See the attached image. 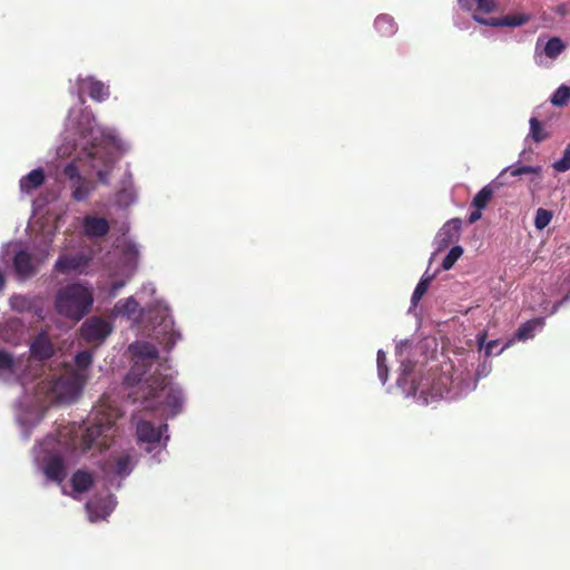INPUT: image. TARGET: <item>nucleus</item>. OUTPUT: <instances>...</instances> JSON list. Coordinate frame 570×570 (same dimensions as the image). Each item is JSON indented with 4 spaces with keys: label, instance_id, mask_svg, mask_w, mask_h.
Segmentation results:
<instances>
[{
    "label": "nucleus",
    "instance_id": "f257e3e1",
    "mask_svg": "<svg viewBox=\"0 0 570 570\" xmlns=\"http://www.w3.org/2000/svg\"><path fill=\"white\" fill-rule=\"evenodd\" d=\"M63 135L57 156L73 157L62 169L66 188L72 200L85 203L95 191L96 183L81 174L79 165L96 173L100 183L108 184L115 164L110 149L125 155L131 145L115 128L99 126L90 112L76 108L68 112Z\"/></svg>",
    "mask_w": 570,
    "mask_h": 570
},
{
    "label": "nucleus",
    "instance_id": "f03ea898",
    "mask_svg": "<svg viewBox=\"0 0 570 570\" xmlns=\"http://www.w3.org/2000/svg\"><path fill=\"white\" fill-rule=\"evenodd\" d=\"M120 413L110 403L102 401L90 412L82 424L70 423L59 431V436H47L33 449V463L46 482L61 484L67 475L65 455L71 449L86 452L108 450L117 432L116 422Z\"/></svg>",
    "mask_w": 570,
    "mask_h": 570
},
{
    "label": "nucleus",
    "instance_id": "7ed1b4c3",
    "mask_svg": "<svg viewBox=\"0 0 570 570\" xmlns=\"http://www.w3.org/2000/svg\"><path fill=\"white\" fill-rule=\"evenodd\" d=\"M134 364L126 375L128 386H137L135 401H140L145 409L161 410L174 416L181 409L184 396L180 387L171 379L159 372L158 351L148 342L130 344Z\"/></svg>",
    "mask_w": 570,
    "mask_h": 570
},
{
    "label": "nucleus",
    "instance_id": "20e7f679",
    "mask_svg": "<svg viewBox=\"0 0 570 570\" xmlns=\"http://www.w3.org/2000/svg\"><path fill=\"white\" fill-rule=\"evenodd\" d=\"M46 371L42 365L33 364L30 356L13 355L0 347V381L8 384H19L22 395L17 400L16 419L24 439L42 420L48 410L46 395L42 393Z\"/></svg>",
    "mask_w": 570,
    "mask_h": 570
},
{
    "label": "nucleus",
    "instance_id": "39448f33",
    "mask_svg": "<svg viewBox=\"0 0 570 570\" xmlns=\"http://www.w3.org/2000/svg\"><path fill=\"white\" fill-rule=\"evenodd\" d=\"M411 348L412 345L409 341L400 342L395 348V354L400 362V374L396 383L406 396L417 397L423 404H429L439 399L452 400L460 397L475 389V380L465 381L460 376H442L436 382H433L430 389H425L426 384L422 382L416 383L411 377L414 368V363L410 357Z\"/></svg>",
    "mask_w": 570,
    "mask_h": 570
},
{
    "label": "nucleus",
    "instance_id": "423d86ee",
    "mask_svg": "<svg viewBox=\"0 0 570 570\" xmlns=\"http://www.w3.org/2000/svg\"><path fill=\"white\" fill-rule=\"evenodd\" d=\"M145 313H147L153 324L154 337L159 344L164 345L165 348H173L180 338V334L174 327V320L165 302L155 301L153 304H148L145 309L140 307L139 302L134 296H129L119 299L111 309L112 317H125L134 325H140L142 323Z\"/></svg>",
    "mask_w": 570,
    "mask_h": 570
},
{
    "label": "nucleus",
    "instance_id": "0eeeda50",
    "mask_svg": "<svg viewBox=\"0 0 570 570\" xmlns=\"http://www.w3.org/2000/svg\"><path fill=\"white\" fill-rule=\"evenodd\" d=\"M92 360V352L83 350L75 355V366H66L61 373L46 372L42 393L48 407L55 403L73 402L80 396L89 379Z\"/></svg>",
    "mask_w": 570,
    "mask_h": 570
},
{
    "label": "nucleus",
    "instance_id": "6e6552de",
    "mask_svg": "<svg viewBox=\"0 0 570 570\" xmlns=\"http://www.w3.org/2000/svg\"><path fill=\"white\" fill-rule=\"evenodd\" d=\"M59 217L42 226L41 239L32 247L14 249L13 267L17 277L21 281L32 277L48 261L51 254L52 242L59 228Z\"/></svg>",
    "mask_w": 570,
    "mask_h": 570
},
{
    "label": "nucleus",
    "instance_id": "1a4fd4ad",
    "mask_svg": "<svg viewBox=\"0 0 570 570\" xmlns=\"http://www.w3.org/2000/svg\"><path fill=\"white\" fill-rule=\"evenodd\" d=\"M92 304L91 288L81 283H71L60 288L55 301L57 313L72 321L81 320Z\"/></svg>",
    "mask_w": 570,
    "mask_h": 570
},
{
    "label": "nucleus",
    "instance_id": "9d476101",
    "mask_svg": "<svg viewBox=\"0 0 570 570\" xmlns=\"http://www.w3.org/2000/svg\"><path fill=\"white\" fill-rule=\"evenodd\" d=\"M102 472L104 485L109 489H119L121 481L134 470L137 463L136 451L128 449H112L104 454L99 462Z\"/></svg>",
    "mask_w": 570,
    "mask_h": 570
},
{
    "label": "nucleus",
    "instance_id": "9b49d317",
    "mask_svg": "<svg viewBox=\"0 0 570 570\" xmlns=\"http://www.w3.org/2000/svg\"><path fill=\"white\" fill-rule=\"evenodd\" d=\"M139 256L138 245L132 242H125L120 249V261L119 264L115 266H109V276L117 277L119 279H115L111 282L108 289V297H116L120 289L127 284L129 278L132 276L137 261Z\"/></svg>",
    "mask_w": 570,
    "mask_h": 570
},
{
    "label": "nucleus",
    "instance_id": "f8f14e48",
    "mask_svg": "<svg viewBox=\"0 0 570 570\" xmlns=\"http://www.w3.org/2000/svg\"><path fill=\"white\" fill-rule=\"evenodd\" d=\"M168 425L154 423L142 420L137 423L138 442L145 448V451L153 453L150 461L153 464L161 462V454L165 452L169 435Z\"/></svg>",
    "mask_w": 570,
    "mask_h": 570
},
{
    "label": "nucleus",
    "instance_id": "ddd939ff",
    "mask_svg": "<svg viewBox=\"0 0 570 570\" xmlns=\"http://www.w3.org/2000/svg\"><path fill=\"white\" fill-rule=\"evenodd\" d=\"M72 95H77L79 99V106H75L71 109H82L91 112L89 109L83 108L85 104L83 95L87 94L91 99L101 102L109 98L110 91L109 86L92 76L78 77L76 83L70 89ZM94 118L95 116L90 114Z\"/></svg>",
    "mask_w": 570,
    "mask_h": 570
},
{
    "label": "nucleus",
    "instance_id": "4468645a",
    "mask_svg": "<svg viewBox=\"0 0 570 570\" xmlns=\"http://www.w3.org/2000/svg\"><path fill=\"white\" fill-rule=\"evenodd\" d=\"M112 331L114 324L111 321L100 316H91L81 324L80 336L86 343L99 346Z\"/></svg>",
    "mask_w": 570,
    "mask_h": 570
},
{
    "label": "nucleus",
    "instance_id": "2eb2a0df",
    "mask_svg": "<svg viewBox=\"0 0 570 570\" xmlns=\"http://www.w3.org/2000/svg\"><path fill=\"white\" fill-rule=\"evenodd\" d=\"M91 261V252L61 254L55 263V271L60 274H85Z\"/></svg>",
    "mask_w": 570,
    "mask_h": 570
},
{
    "label": "nucleus",
    "instance_id": "dca6fc26",
    "mask_svg": "<svg viewBox=\"0 0 570 570\" xmlns=\"http://www.w3.org/2000/svg\"><path fill=\"white\" fill-rule=\"evenodd\" d=\"M117 501L116 498L108 493L105 498L101 497H92L86 503V510L88 513V519L90 522H98L101 520H106V518L114 511L116 508Z\"/></svg>",
    "mask_w": 570,
    "mask_h": 570
},
{
    "label": "nucleus",
    "instance_id": "f3484780",
    "mask_svg": "<svg viewBox=\"0 0 570 570\" xmlns=\"http://www.w3.org/2000/svg\"><path fill=\"white\" fill-rule=\"evenodd\" d=\"M459 7L472 14V19L483 26L487 21L485 14H490L498 9L497 0H456Z\"/></svg>",
    "mask_w": 570,
    "mask_h": 570
},
{
    "label": "nucleus",
    "instance_id": "a211bd4d",
    "mask_svg": "<svg viewBox=\"0 0 570 570\" xmlns=\"http://www.w3.org/2000/svg\"><path fill=\"white\" fill-rule=\"evenodd\" d=\"M462 222L460 218L448 220L434 237L435 253L432 254L430 262L438 252L445 249L452 242L456 240L460 235Z\"/></svg>",
    "mask_w": 570,
    "mask_h": 570
},
{
    "label": "nucleus",
    "instance_id": "6ab92c4d",
    "mask_svg": "<svg viewBox=\"0 0 570 570\" xmlns=\"http://www.w3.org/2000/svg\"><path fill=\"white\" fill-rule=\"evenodd\" d=\"M10 307L18 313H32L39 320L45 318L41 298L38 296H28L16 294L9 299Z\"/></svg>",
    "mask_w": 570,
    "mask_h": 570
},
{
    "label": "nucleus",
    "instance_id": "aec40b11",
    "mask_svg": "<svg viewBox=\"0 0 570 570\" xmlns=\"http://www.w3.org/2000/svg\"><path fill=\"white\" fill-rule=\"evenodd\" d=\"M564 48H566L564 42L558 37L550 38L544 43H542V40L539 38L535 43V56H534L537 65H539V66L546 65L543 57H547L552 60L558 58L562 53Z\"/></svg>",
    "mask_w": 570,
    "mask_h": 570
},
{
    "label": "nucleus",
    "instance_id": "412c9836",
    "mask_svg": "<svg viewBox=\"0 0 570 570\" xmlns=\"http://www.w3.org/2000/svg\"><path fill=\"white\" fill-rule=\"evenodd\" d=\"M121 187L116 194V205L120 208H127L137 202V189L134 185L132 174L126 170L120 181Z\"/></svg>",
    "mask_w": 570,
    "mask_h": 570
},
{
    "label": "nucleus",
    "instance_id": "4be33fe9",
    "mask_svg": "<svg viewBox=\"0 0 570 570\" xmlns=\"http://www.w3.org/2000/svg\"><path fill=\"white\" fill-rule=\"evenodd\" d=\"M26 326L20 318L11 317L0 324V341L17 345L24 334Z\"/></svg>",
    "mask_w": 570,
    "mask_h": 570
},
{
    "label": "nucleus",
    "instance_id": "5701e85b",
    "mask_svg": "<svg viewBox=\"0 0 570 570\" xmlns=\"http://www.w3.org/2000/svg\"><path fill=\"white\" fill-rule=\"evenodd\" d=\"M94 483L92 475L83 470H78L73 473L70 480V491L67 485H62L61 490L63 494L78 498V495L86 492Z\"/></svg>",
    "mask_w": 570,
    "mask_h": 570
},
{
    "label": "nucleus",
    "instance_id": "b1692460",
    "mask_svg": "<svg viewBox=\"0 0 570 570\" xmlns=\"http://www.w3.org/2000/svg\"><path fill=\"white\" fill-rule=\"evenodd\" d=\"M46 180V174L43 168L38 167L23 175L19 180V189L21 195H32L38 188H40Z\"/></svg>",
    "mask_w": 570,
    "mask_h": 570
},
{
    "label": "nucleus",
    "instance_id": "393cba45",
    "mask_svg": "<svg viewBox=\"0 0 570 570\" xmlns=\"http://www.w3.org/2000/svg\"><path fill=\"white\" fill-rule=\"evenodd\" d=\"M55 348L46 332L40 333L30 344V360L43 361L53 355Z\"/></svg>",
    "mask_w": 570,
    "mask_h": 570
},
{
    "label": "nucleus",
    "instance_id": "a878e982",
    "mask_svg": "<svg viewBox=\"0 0 570 570\" xmlns=\"http://www.w3.org/2000/svg\"><path fill=\"white\" fill-rule=\"evenodd\" d=\"M532 16L525 12H517L507 14L501 18L490 17L487 21H483V26L488 27H510L517 28L522 27L531 20Z\"/></svg>",
    "mask_w": 570,
    "mask_h": 570
},
{
    "label": "nucleus",
    "instance_id": "bb28decb",
    "mask_svg": "<svg viewBox=\"0 0 570 570\" xmlns=\"http://www.w3.org/2000/svg\"><path fill=\"white\" fill-rule=\"evenodd\" d=\"M82 228L89 238L104 237L109 232V223L102 217L87 215L83 217Z\"/></svg>",
    "mask_w": 570,
    "mask_h": 570
},
{
    "label": "nucleus",
    "instance_id": "cd10ccee",
    "mask_svg": "<svg viewBox=\"0 0 570 570\" xmlns=\"http://www.w3.org/2000/svg\"><path fill=\"white\" fill-rule=\"evenodd\" d=\"M543 318H533L523 323L515 333V338L519 341H527L534 337L537 332L543 328Z\"/></svg>",
    "mask_w": 570,
    "mask_h": 570
},
{
    "label": "nucleus",
    "instance_id": "c85d7f7f",
    "mask_svg": "<svg viewBox=\"0 0 570 570\" xmlns=\"http://www.w3.org/2000/svg\"><path fill=\"white\" fill-rule=\"evenodd\" d=\"M374 28L384 37H391L397 31L394 19L389 14H380L374 21Z\"/></svg>",
    "mask_w": 570,
    "mask_h": 570
},
{
    "label": "nucleus",
    "instance_id": "c756f323",
    "mask_svg": "<svg viewBox=\"0 0 570 570\" xmlns=\"http://www.w3.org/2000/svg\"><path fill=\"white\" fill-rule=\"evenodd\" d=\"M435 274L436 273H433V274H429L428 272L424 273V275L422 276V278L420 279V282L417 283L413 294H412V297H411V304L413 306H415L420 299L423 297V295L426 293L429 286H430V283L433 281V278L435 277Z\"/></svg>",
    "mask_w": 570,
    "mask_h": 570
},
{
    "label": "nucleus",
    "instance_id": "7c9ffc66",
    "mask_svg": "<svg viewBox=\"0 0 570 570\" xmlns=\"http://www.w3.org/2000/svg\"><path fill=\"white\" fill-rule=\"evenodd\" d=\"M542 168L541 166H528V165H519L514 164L512 166H509L504 168L501 171V175H503L507 171H510L511 176L518 177L524 174H537L539 175L541 173Z\"/></svg>",
    "mask_w": 570,
    "mask_h": 570
},
{
    "label": "nucleus",
    "instance_id": "2f4dec72",
    "mask_svg": "<svg viewBox=\"0 0 570 570\" xmlns=\"http://www.w3.org/2000/svg\"><path fill=\"white\" fill-rule=\"evenodd\" d=\"M493 196V189L490 185L484 186L473 198L472 205L479 209H484Z\"/></svg>",
    "mask_w": 570,
    "mask_h": 570
},
{
    "label": "nucleus",
    "instance_id": "473e14b6",
    "mask_svg": "<svg viewBox=\"0 0 570 570\" xmlns=\"http://www.w3.org/2000/svg\"><path fill=\"white\" fill-rule=\"evenodd\" d=\"M376 368H377L379 380L384 385L389 380V367L386 364V354L383 350L377 351Z\"/></svg>",
    "mask_w": 570,
    "mask_h": 570
},
{
    "label": "nucleus",
    "instance_id": "72a5a7b5",
    "mask_svg": "<svg viewBox=\"0 0 570 570\" xmlns=\"http://www.w3.org/2000/svg\"><path fill=\"white\" fill-rule=\"evenodd\" d=\"M570 99V87L561 85L551 96V104L557 107H562L568 104Z\"/></svg>",
    "mask_w": 570,
    "mask_h": 570
},
{
    "label": "nucleus",
    "instance_id": "f704fd0d",
    "mask_svg": "<svg viewBox=\"0 0 570 570\" xmlns=\"http://www.w3.org/2000/svg\"><path fill=\"white\" fill-rule=\"evenodd\" d=\"M529 136L535 141L541 142L549 137V134L543 129L540 121L532 117L530 119V132Z\"/></svg>",
    "mask_w": 570,
    "mask_h": 570
},
{
    "label": "nucleus",
    "instance_id": "c9c22d12",
    "mask_svg": "<svg viewBox=\"0 0 570 570\" xmlns=\"http://www.w3.org/2000/svg\"><path fill=\"white\" fill-rule=\"evenodd\" d=\"M463 248L461 246H453L442 262V268L449 271L453 267L456 261L462 256Z\"/></svg>",
    "mask_w": 570,
    "mask_h": 570
},
{
    "label": "nucleus",
    "instance_id": "e433bc0d",
    "mask_svg": "<svg viewBox=\"0 0 570 570\" xmlns=\"http://www.w3.org/2000/svg\"><path fill=\"white\" fill-rule=\"evenodd\" d=\"M552 219V213L544 208H539L534 217V226L537 229L542 230Z\"/></svg>",
    "mask_w": 570,
    "mask_h": 570
},
{
    "label": "nucleus",
    "instance_id": "4c0bfd02",
    "mask_svg": "<svg viewBox=\"0 0 570 570\" xmlns=\"http://www.w3.org/2000/svg\"><path fill=\"white\" fill-rule=\"evenodd\" d=\"M552 167L558 173H566L570 169V142L563 150L562 157L552 164Z\"/></svg>",
    "mask_w": 570,
    "mask_h": 570
},
{
    "label": "nucleus",
    "instance_id": "58836bf2",
    "mask_svg": "<svg viewBox=\"0 0 570 570\" xmlns=\"http://www.w3.org/2000/svg\"><path fill=\"white\" fill-rule=\"evenodd\" d=\"M476 340H478V344H479L480 350L484 348V352H485L487 356H490L491 354H493L494 353V348L499 344V341H497V340H492V341L487 342V334L484 332L483 333H479L478 336H476Z\"/></svg>",
    "mask_w": 570,
    "mask_h": 570
},
{
    "label": "nucleus",
    "instance_id": "ea45409f",
    "mask_svg": "<svg viewBox=\"0 0 570 570\" xmlns=\"http://www.w3.org/2000/svg\"><path fill=\"white\" fill-rule=\"evenodd\" d=\"M490 371H491V365L488 363H483L476 370V377L478 379L485 377L490 373Z\"/></svg>",
    "mask_w": 570,
    "mask_h": 570
},
{
    "label": "nucleus",
    "instance_id": "a19ab883",
    "mask_svg": "<svg viewBox=\"0 0 570 570\" xmlns=\"http://www.w3.org/2000/svg\"><path fill=\"white\" fill-rule=\"evenodd\" d=\"M155 293H156V287L153 283L145 284L139 292L140 295L146 294L149 296H153Z\"/></svg>",
    "mask_w": 570,
    "mask_h": 570
},
{
    "label": "nucleus",
    "instance_id": "79ce46f5",
    "mask_svg": "<svg viewBox=\"0 0 570 570\" xmlns=\"http://www.w3.org/2000/svg\"><path fill=\"white\" fill-rule=\"evenodd\" d=\"M481 218V210L476 209L474 212H472L469 216V223H475L476 220H479Z\"/></svg>",
    "mask_w": 570,
    "mask_h": 570
},
{
    "label": "nucleus",
    "instance_id": "37998d69",
    "mask_svg": "<svg viewBox=\"0 0 570 570\" xmlns=\"http://www.w3.org/2000/svg\"><path fill=\"white\" fill-rule=\"evenodd\" d=\"M4 284H6L4 275L0 271V292L3 289Z\"/></svg>",
    "mask_w": 570,
    "mask_h": 570
},
{
    "label": "nucleus",
    "instance_id": "c03bdc74",
    "mask_svg": "<svg viewBox=\"0 0 570 570\" xmlns=\"http://www.w3.org/2000/svg\"><path fill=\"white\" fill-rule=\"evenodd\" d=\"M510 346V342L505 343L498 352L497 354H500L501 352H503L507 347Z\"/></svg>",
    "mask_w": 570,
    "mask_h": 570
},
{
    "label": "nucleus",
    "instance_id": "a18cd8bd",
    "mask_svg": "<svg viewBox=\"0 0 570 570\" xmlns=\"http://www.w3.org/2000/svg\"><path fill=\"white\" fill-rule=\"evenodd\" d=\"M455 26L460 29H466V26L461 24L458 20L454 21Z\"/></svg>",
    "mask_w": 570,
    "mask_h": 570
}]
</instances>
